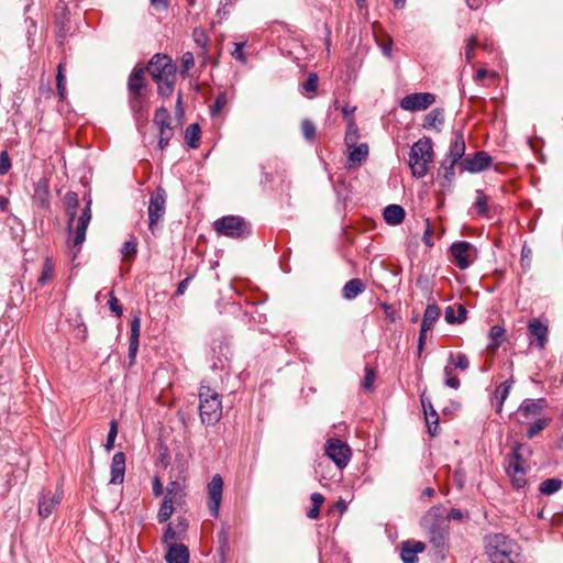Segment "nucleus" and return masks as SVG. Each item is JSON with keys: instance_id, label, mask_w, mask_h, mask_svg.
Instances as JSON below:
<instances>
[{"instance_id": "1", "label": "nucleus", "mask_w": 563, "mask_h": 563, "mask_svg": "<svg viewBox=\"0 0 563 563\" xmlns=\"http://www.w3.org/2000/svg\"><path fill=\"white\" fill-rule=\"evenodd\" d=\"M146 71L157 84L158 93L161 96L169 97L173 93L176 79V65L169 56L155 54L146 65Z\"/></svg>"}, {"instance_id": "2", "label": "nucleus", "mask_w": 563, "mask_h": 563, "mask_svg": "<svg viewBox=\"0 0 563 563\" xmlns=\"http://www.w3.org/2000/svg\"><path fill=\"white\" fill-rule=\"evenodd\" d=\"M486 553L492 563H520L519 545L503 533L486 538Z\"/></svg>"}, {"instance_id": "3", "label": "nucleus", "mask_w": 563, "mask_h": 563, "mask_svg": "<svg viewBox=\"0 0 563 563\" xmlns=\"http://www.w3.org/2000/svg\"><path fill=\"white\" fill-rule=\"evenodd\" d=\"M444 512L445 509L442 506H434L421 519V525L427 530L430 543L437 549H443L448 539Z\"/></svg>"}, {"instance_id": "4", "label": "nucleus", "mask_w": 563, "mask_h": 563, "mask_svg": "<svg viewBox=\"0 0 563 563\" xmlns=\"http://www.w3.org/2000/svg\"><path fill=\"white\" fill-rule=\"evenodd\" d=\"M433 145L430 137L419 139L410 148L409 166L411 173L417 178L427 175L430 164L433 162Z\"/></svg>"}, {"instance_id": "5", "label": "nucleus", "mask_w": 563, "mask_h": 563, "mask_svg": "<svg viewBox=\"0 0 563 563\" xmlns=\"http://www.w3.org/2000/svg\"><path fill=\"white\" fill-rule=\"evenodd\" d=\"M199 400L201 422L206 426H214L222 416L220 395L209 386H201L199 389Z\"/></svg>"}, {"instance_id": "6", "label": "nucleus", "mask_w": 563, "mask_h": 563, "mask_svg": "<svg viewBox=\"0 0 563 563\" xmlns=\"http://www.w3.org/2000/svg\"><path fill=\"white\" fill-rule=\"evenodd\" d=\"M167 195L164 188L157 187L150 197L147 216H148V230L153 235H157L163 225L164 216L166 212Z\"/></svg>"}, {"instance_id": "7", "label": "nucleus", "mask_w": 563, "mask_h": 563, "mask_svg": "<svg viewBox=\"0 0 563 563\" xmlns=\"http://www.w3.org/2000/svg\"><path fill=\"white\" fill-rule=\"evenodd\" d=\"M214 230L223 235L243 239L251 234V225L239 216H227L213 223Z\"/></svg>"}, {"instance_id": "8", "label": "nucleus", "mask_w": 563, "mask_h": 563, "mask_svg": "<svg viewBox=\"0 0 563 563\" xmlns=\"http://www.w3.org/2000/svg\"><path fill=\"white\" fill-rule=\"evenodd\" d=\"M522 444L514 446L511 454L507 457L506 473L510 478L511 485L516 489L523 488L527 485L525 460L520 454Z\"/></svg>"}, {"instance_id": "9", "label": "nucleus", "mask_w": 563, "mask_h": 563, "mask_svg": "<svg viewBox=\"0 0 563 563\" xmlns=\"http://www.w3.org/2000/svg\"><path fill=\"white\" fill-rule=\"evenodd\" d=\"M324 452L340 470L349 464L352 455L350 446L336 438H331L325 442Z\"/></svg>"}, {"instance_id": "10", "label": "nucleus", "mask_w": 563, "mask_h": 563, "mask_svg": "<svg viewBox=\"0 0 563 563\" xmlns=\"http://www.w3.org/2000/svg\"><path fill=\"white\" fill-rule=\"evenodd\" d=\"M84 199L86 200V206L82 208L80 216L77 219V224L75 228V235L71 241L73 247H78V251L80 250V246L82 245V243L86 240V232H87L88 225L92 218L91 197L89 195H87V196H85Z\"/></svg>"}, {"instance_id": "11", "label": "nucleus", "mask_w": 563, "mask_h": 563, "mask_svg": "<svg viewBox=\"0 0 563 563\" xmlns=\"http://www.w3.org/2000/svg\"><path fill=\"white\" fill-rule=\"evenodd\" d=\"M435 102V96L430 92H415L405 96L399 106L406 111H423Z\"/></svg>"}, {"instance_id": "12", "label": "nucleus", "mask_w": 563, "mask_h": 563, "mask_svg": "<svg viewBox=\"0 0 563 563\" xmlns=\"http://www.w3.org/2000/svg\"><path fill=\"white\" fill-rule=\"evenodd\" d=\"M63 492L56 488L54 492L43 489L38 497L37 511L42 518H48L60 504Z\"/></svg>"}, {"instance_id": "13", "label": "nucleus", "mask_w": 563, "mask_h": 563, "mask_svg": "<svg viewBox=\"0 0 563 563\" xmlns=\"http://www.w3.org/2000/svg\"><path fill=\"white\" fill-rule=\"evenodd\" d=\"M128 88L130 92V106L135 113L136 122H139V113L141 111V64L137 63L129 78Z\"/></svg>"}, {"instance_id": "14", "label": "nucleus", "mask_w": 563, "mask_h": 563, "mask_svg": "<svg viewBox=\"0 0 563 563\" xmlns=\"http://www.w3.org/2000/svg\"><path fill=\"white\" fill-rule=\"evenodd\" d=\"M493 163L492 156L485 151H478L473 156H467L460 162L462 172L472 174L481 173L490 167Z\"/></svg>"}, {"instance_id": "15", "label": "nucleus", "mask_w": 563, "mask_h": 563, "mask_svg": "<svg viewBox=\"0 0 563 563\" xmlns=\"http://www.w3.org/2000/svg\"><path fill=\"white\" fill-rule=\"evenodd\" d=\"M450 251L460 269H465L472 264L475 249L470 242H455L451 245Z\"/></svg>"}, {"instance_id": "16", "label": "nucleus", "mask_w": 563, "mask_h": 563, "mask_svg": "<svg viewBox=\"0 0 563 563\" xmlns=\"http://www.w3.org/2000/svg\"><path fill=\"white\" fill-rule=\"evenodd\" d=\"M223 479L216 474L208 484V507L212 517L219 516V509L222 500Z\"/></svg>"}, {"instance_id": "17", "label": "nucleus", "mask_w": 563, "mask_h": 563, "mask_svg": "<svg viewBox=\"0 0 563 563\" xmlns=\"http://www.w3.org/2000/svg\"><path fill=\"white\" fill-rule=\"evenodd\" d=\"M154 124L158 128L161 150L165 148L173 136V129L170 126V115L165 108L156 110L154 115Z\"/></svg>"}, {"instance_id": "18", "label": "nucleus", "mask_w": 563, "mask_h": 563, "mask_svg": "<svg viewBox=\"0 0 563 563\" xmlns=\"http://www.w3.org/2000/svg\"><path fill=\"white\" fill-rule=\"evenodd\" d=\"M528 332H529L530 338H534L537 340V346L540 350H543L548 342V335H549L548 323L538 318H533L528 323Z\"/></svg>"}, {"instance_id": "19", "label": "nucleus", "mask_w": 563, "mask_h": 563, "mask_svg": "<svg viewBox=\"0 0 563 563\" xmlns=\"http://www.w3.org/2000/svg\"><path fill=\"white\" fill-rule=\"evenodd\" d=\"M420 401L426 416L429 433L434 437L438 434L439 415L434 409L431 399L427 397L426 391L420 395Z\"/></svg>"}, {"instance_id": "20", "label": "nucleus", "mask_w": 563, "mask_h": 563, "mask_svg": "<svg viewBox=\"0 0 563 563\" xmlns=\"http://www.w3.org/2000/svg\"><path fill=\"white\" fill-rule=\"evenodd\" d=\"M451 158L444 157L438 169V178L442 188H450L455 178V166Z\"/></svg>"}, {"instance_id": "21", "label": "nucleus", "mask_w": 563, "mask_h": 563, "mask_svg": "<svg viewBox=\"0 0 563 563\" xmlns=\"http://www.w3.org/2000/svg\"><path fill=\"white\" fill-rule=\"evenodd\" d=\"M426 544L421 541H405L401 544V560L404 563H417L418 553L423 552Z\"/></svg>"}, {"instance_id": "22", "label": "nucleus", "mask_w": 563, "mask_h": 563, "mask_svg": "<svg viewBox=\"0 0 563 563\" xmlns=\"http://www.w3.org/2000/svg\"><path fill=\"white\" fill-rule=\"evenodd\" d=\"M466 144L462 131L454 132V139L449 147L445 157L451 158L453 163H460L465 154Z\"/></svg>"}, {"instance_id": "23", "label": "nucleus", "mask_w": 563, "mask_h": 563, "mask_svg": "<svg viewBox=\"0 0 563 563\" xmlns=\"http://www.w3.org/2000/svg\"><path fill=\"white\" fill-rule=\"evenodd\" d=\"M65 212L68 218L67 228L71 231L73 223L75 221L77 209L79 207L78 194L75 191H67L64 196Z\"/></svg>"}, {"instance_id": "24", "label": "nucleus", "mask_w": 563, "mask_h": 563, "mask_svg": "<svg viewBox=\"0 0 563 563\" xmlns=\"http://www.w3.org/2000/svg\"><path fill=\"white\" fill-rule=\"evenodd\" d=\"M548 406V401L545 398L525 399L519 406V411L526 417L540 415L543 409Z\"/></svg>"}, {"instance_id": "25", "label": "nucleus", "mask_w": 563, "mask_h": 563, "mask_svg": "<svg viewBox=\"0 0 563 563\" xmlns=\"http://www.w3.org/2000/svg\"><path fill=\"white\" fill-rule=\"evenodd\" d=\"M125 455L123 452H117L111 462V483L121 484L124 479Z\"/></svg>"}, {"instance_id": "26", "label": "nucleus", "mask_w": 563, "mask_h": 563, "mask_svg": "<svg viewBox=\"0 0 563 563\" xmlns=\"http://www.w3.org/2000/svg\"><path fill=\"white\" fill-rule=\"evenodd\" d=\"M139 330L140 319L134 317L131 323V336L129 344V366H133L136 363V356L139 352Z\"/></svg>"}, {"instance_id": "27", "label": "nucleus", "mask_w": 563, "mask_h": 563, "mask_svg": "<svg viewBox=\"0 0 563 563\" xmlns=\"http://www.w3.org/2000/svg\"><path fill=\"white\" fill-rule=\"evenodd\" d=\"M165 559L168 563H188L189 551L184 544L169 545Z\"/></svg>"}, {"instance_id": "28", "label": "nucleus", "mask_w": 563, "mask_h": 563, "mask_svg": "<svg viewBox=\"0 0 563 563\" xmlns=\"http://www.w3.org/2000/svg\"><path fill=\"white\" fill-rule=\"evenodd\" d=\"M366 288L365 283L360 278H352L342 288V297L346 300H353L358 295L364 292Z\"/></svg>"}, {"instance_id": "29", "label": "nucleus", "mask_w": 563, "mask_h": 563, "mask_svg": "<svg viewBox=\"0 0 563 563\" xmlns=\"http://www.w3.org/2000/svg\"><path fill=\"white\" fill-rule=\"evenodd\" d=\"M405 209L399 205H389L384 209L383 217L389 225H398L405 219Z\"/></svg>"}, {"instance_id": "30", "label": "nucleus", "mask_w": 563, "mask_h": 563, "mask_svg": "<svg viewBox=\"0 0 563 563\" xmlns=\"http://www.w3.org/2000/svg\"><path fill=\"white\" fill-rule=\"evenodd\" d=\"M441 314V310L439 306L435 303L428 305L423 318H422V332H428L432 329L433 324L438 321L439 317Z\"/></svg>"}, {"instance_id": "31", "label": "nucleus", "mask_w": 563, "mask_h": 563, "mask_svg": "<svg viewBox=\"0 0 563 563\" xmlns=\"http://www.w3.org/2000/svg\"><path fill=\"white\" fill-rule=\"evenodd\" d=\"M514 379L512 377L501 383L495 390V398L497 399L496 411L500 412L504 406L505 400L509 396L510 389L512 387Z\"/></svg>"}, {"instance_id": "32", "label": "nucleus", "mask_w": 563, "mask_h": 563, "mask_svg": "<svg viewBox=\"0 0 563 563\" xmlns=\"http://www.w3.org/2000/svg\"><path fill=\"white\" fill-rule=\"evenodd\" d=\"M444 122L443 109L435 108L431 110L428 114L424 115L422 126L424 129H437L438 124H442Z\"/></svg>"}, {"instance_id": "33", "label": "nucleus", "mask_w": 563, "mask_h": 563, "mask_svg": "<svg viewBox=\"0 0 563 563\" xmlns=\"http://www.w3.org/2000/svg\"><path fill=\"white\" fill-rule=\"evenodd\" d=\"M467 318V310L463 305L457 306V311L452 306L446 307L445 309V320L448 323H462Z\"/></svg>"}, {"instance_id": "34", "label": "nucleus", "mask_w": 563, "mask_h": 563, "mask_svg": "<svg viewBox=\"0 0 563 563\" xmlns=\"http://www.w3.org/2000/svg\"><path fill=\"white\" fill-rule=\"evenodd\" d=\"M48 185L45 179H41L34 190V199L38 202V205L43 208L48 207Z\"/></svg>"}, {"instance_id": "35", "label": "nucleus", "mask_w": 563, "mask_h": 563, "mask_svg": "<svg viewBox=\"0 0 563 563\" xmlns=\"http://www.w3.org/2000/svg\"><path fill=\"white\" fill-rule=\"evenodd\" d=\"M368 156V145L366 143H362L360 145H354L351 147L349 152V161L353 164H361Z\"/></svg>"}, {"instance_id": "36", "label": "nucleus", "mask_w": 563, "mask_h": 563, "mask_svg": "<svg viewBox=\"0 0 563 563\" xmlns=\"http://www.w3.org/2000/svg\"><path fill=\"white\" fill-rule=\"evenodd\" d=\"M200 139V126L198 123L189 124L185 131V140L189 147L197 148Z\"/></svg>"}, {"instance_id": "37", "label": "nucleus", "mask_w": 563, "mask_h": 563, "mask_svg": "<svg viewBox=\"0 0 563 563\" xmlns=\"http://www.w3.org/2000/svg\"><path fill=\"white\" fill-rule=\"evenodd\" d=\"M181 503H177L167 498L163 499V503L161 505L159 511L157 514L158 521L166 522L173 515L175 510V506L180 505Z\"/></svg>"}, {"instance_id": "38", "label": "nucleus", "mask_w": 563, "mask_h": 563, "mask_svg": "<svg viewBox=\"0 0 563 563\" xmlns=\"http://www.w3.org/2000/svg\"><path fill=\"white\" fill-rule=\"evenodd\" d=\"M185 494L183 492V488L180 484L177 481H172L168 483L166 487V494L164 498L177 501V503H184Z\"/></svg>"}, {"instance_id": "39", "label": "nucleus", "mask_w": 563, "mask_h": 563, "mask_svg": "<svg viewBox=\"0 0 563 563\" xmlns=\"http://www.w3.org/2000/svg\"><path fill=\"white\" fill-rule=\"evenodd\" d=\"M54 276V264L49 257H46L43 263L41 275L37 279L40 286L46 285Z\"/></svg>"}, {"instance_id": "40", "label": "nucleus", "mask_w": 563, "mask_h": 563, "mask_svg": "<svg viewBox=\"0 0 563 563\" xmlns=\"http://www.w3.org/2000/svg\"><path fill=\"white\" fill-rule=\"evenodd\" d=\"M358 140V128L355 123L354 118H351L347 122V130L345 132L344 141L349 148L354 146Z\"/></svg>"}, {"instance_id": "41", "label": "nucleus", "mask_w": 563, "mask_h": 563, "mask_svg": "<svg viewBox=\"0 0 563 563\" xmlns=\"http://www.w3.org/2000/svg\"><path fill=\"white\" fill-rule=\"evenodd\" d=\"M562 484L560 478H548L540 484L539 490L543 495H552L561 489Z\"/></svg>"}, {"instance_id": "42", "label": "nucleus", "mask_w": 563, "mask_h": 563, "mask_svg": "<svg viewBox=\"0 0 563 563\" xmlns=\"http://www.w3.org/2000/svg\"><path fill=\"white\" fill-rule=\"evenodd\" d=\"M310 499H311L312 506L307 511V517L309 519H317L320 514V508L324 501V497L320 493H312L310 496Z\"/></svg>"}, {"instance_id": "43", "label": "nucleus", "mask_w": 563, "mask_h": 563, "mask_svg": "<svg viewBox=\"0 0 563 563\" xmlns=\"http://www.w3.org/2000/svg\"><path fill=\"white\" fill-rule=\"evenodd\" d=\"M376 379V371L371 367V366H366L365 367V375H364V378L361 383V386L364 390L366 391H373L374 389V382Z\"/></svg>"}, {"instance_id": "44", "label": "nucleus", "mask_w": 563, "mask_h": 563, "mask_svg": "<svg viewBox=\"0 0 563 563\" xmlns=\"http://www.w3.org/2000/svg\"><path fill=\"white\" fill-rule=\"evenodd\" d=\"M550 421H551L550 418L538 419L527 430V437L529 439L534 438L539 432H541L543 429H545L548 427Z\"/></svg>"}, {"instance_id": "45", "label": "nucleus", "mask_w": 563, "mask_h": 563, "mask_svg": "<svg viewBox=\"0 0 563 563\" xmlns=\"http://www.w3.org/2000/svg\"><path fill=\"white\" fill-rule=\"evenodd\" d=\"M117 435H118V422L115 420H111L108 437H107V442L104 444V449L107 452H110L113 450Z\"/></svg>"}, {"instance_id": "46", "label": "nucleus", "mask_w": 563, "mask_h": 563, "mask_svg": "<svg viewBox=\"0 0 563 563\" xmlns=\"http://www.w3.org/2000/svg\"><path fill=\"white\" fill-rule=\"evenodd\" d=\"M301 132L307 141H313L316 137L317 129L312 121L305 119L301 121Z\"/></svg>"}, {"instance_id": "47", "label": "nucleus", "mask_w": 563, "mask_h": 563, "mask_svg": "<svg viewBox=\"0 0 563 563\" xmlns=\"http://www.w3.org/2000/svg\"><path fill=\"white\" fill-rule=\"evenodd\" d=\"M454 368L451 364L444 367L445 385L450 388L457 389L461 385L460 379L453 374Z\"/></svg>"}, {"instance_id": "48", "label": "nucleus", "mask_w": 563, "mask_h": 563, "mask_svg": "<svg viewBox=\"0 0 563 563\" xmlns=\"http://www.w3.org/2000/svg\"><path fill=\"white\" fill-rule=\"evenodd\" d=\"M121 253L123 261H130L131 258H133L137 253L136 240L125 242L123 247L121 249Z\"/></svg>"}, {"instance_id": "49", "label": "nucleus", "mask_w": 563, "mask_h": 563, "mask_svg": "<svg viewBox=\"0 0 563 563\" xmlns=\"http://www.w3.org/2000/svg\"><path fill=\"white\" fill-rule=\"evenodd\" d=\"M228 102L225 92H220L217 95L213 104L210 107V114L212 117L218 115L222 109L225 107Z\"/></svg>"}, {"instance_id": "50", "label": "nucleus", "mask_w": 563, "mask_h": 563, "mask_svg": "<svg viewBox=\"0 0 563 563\" xmlns=\"http://www.w3.org/2000/svg\"><path fill=\"white\" fill-rule=\"evenodd\" d=\"M218 543H219L218 551H219L220 555L222 556V559H224L229 551V533L225 529H222L218 533Z\"/></svg>"}, {"instance_id": "51", "label": "nucleus", "mask_w": 563, "mask_h": 563, "mask_svg": "<svg viewBox=\"0 0 563 563\" xmlns=\"http://www.w3.org/2000/svg\"><path fill=\"white\" fill-rule=\"evenodd\" d=\"M479 214H485L488 211V198L482 190H476V200L474 203Z\"/></svg>"}, {"instance_id": "52", "label": "nucleus", "mask_w": 563, "mask_h": 563, "mask_svg": "<svg viewBox=\"0 0 563 563\" xmlns=\"http://www.w3.org/2000/svg\"><path fill=\"white\" fill-rule=\"evenodd\" d=\"M301 88L302 92H314L318 88V75L316 73L309 74Z\"/></svg>"}, {"instance_id": "53", "label": "nucleus", "mask_w": 563, "mask_h": 563, "mask_svg": "<svg viewBox=\"0 0 563 563\" xmlns=\"http://www.w3.org/2000/svg\"><path fill=\"white\" fill-rule=\"evenodd\" d=\"M504 335L505 329L500 325H493L489 330V338L496 346L500 345Z\"/></svg>"}, {"instance_id": "54", "label": "nucleus", "mask_w": 563, "mask_h": 563, "mask_svg": "<svg viewBox=\"0 0 563 563\" xmlns=\"http://www.w3.org/2000/svg\"><path fill=\"white\" fill-rule=\"evenodd\" d=\"M180 65H181V73H187L189 69H191L195 65V57L191 52H186L183 54L180 58Z\"/></svg>"}, {"instance_id": "55", "label": "nucleus", "mask_w": 563, "mask_h": 563, "mask_svg": "<svg viewBox=\"0 0 563 563\" xmlns=\"http://www.w3.org/2000/svg\"><path fill=\"white\" fill-rule=\"evenodd\" d=\"M450 363L452 365V367L455 369V368H459L461 371H465L470 366V361L467 358V356L463 353H459L457 356H456V362L453 363V358L451 357L450 358Z\"/></svg>"}, {"instance_id": "56", "label": "nucleus", "mask_w": 563, "mask_h": 563, "mask_svg": "<svg viewBox=\"0 0 563 563\" xmlns=\"http://www.w3.org/2000/svg\"><path fill=\"white\" fill-rule=\"evenodd\" d=\"M11 168V159L7 151L0 152V175H5Z\"/></svg>"}, {"instance_id": "57", "label": "nucleus", "mask_w": 563, "mask_h": 563, "mask_svg": "<svg viewBox=\"0 0 563 563\" xmlns=\"http://www.w3.org/2000/svg\"><path fill=\"white\" fill-rule=\"evenodd\" d=\"M244 46H245L244 42L234 43V49L231 53L233 58H235L236 60L242 62V63L246 62V56L243 52Z\"/></svg>"}, {"instance_id": "58", "label": "nucleus", "mask_w": 563, "mask_h": 563, "mask_svg": "<svg viewBox=\"0 0 563 563\" xmlns=\"http://www.w3.org/2000/svg\"><path fill=\"white\" fill-rule=\"evenodd\" d=\"M192 35L198 46L202 48L207 46L209 40L203 30L195 29Z\"/></svg>"}, {"instance_id": "59", "label": "nucleus", "mask_w": 563, "mask_h": 563, "mask_svg": "<svg viewBox=\"0 0 563 563\" xmlns=\"http://www.w3.org/2000/svg\"><path fill=\"white\" fill-rule=\"evenodd\" d=\"M56 88L60 100L66 97V77L65 75H56Z\"/></svg>"}, {"instance_id": "60", "label": "nucleus", "mask_w": 563, "mask_h": 563, "mask_svg": "<svg viewBox=\"0 0 563 563\" xmlns=\"http://www.w3.org/2000/svg\"><path fill=\"white\" fill-rule=\"evenodd\" d=\"M181 533L176 529L173 528L170 525L167 527L164 533V539L166 542L168 541H176L180 538Z\"/></svg>"}, {"instance_id": "61", "label": "nucleus", "mask_w": 563, "mask_h": 563, "mask_svg": "<svg viewBox=\"0 0 563 563\" xmlns=\"http://www.w3.org/2000/svg\"><path fill=\"white\" fill-rule=\"evenodd\" d=\"M424 222H426V230L423 232L422 241L426 245L432 246L433 240H432L431 224H430L429 219H426Z\"/></svg>"}, {"instance_id": "62", "label": "nucleus", "mask_w": 563, "mask_h": 563, "mask_svg": "<svg viewBox=\"0 0 563 563\" xmlns=\"http://www.w3.org/2000/svg\"><path fill=\"white\" fill-rule=\"evenodd\" d=\"M238 2V0H220V8L218 10V14L221 15H227L229 14L230 10H229V7H232L233 4H235Z\"/></svg>"}, {"instance_id": "63", "label": "nucleus", "mask_w": 563, "mask_h": 563, "mask_svg": "<svg viewBox=\"0 0 563 563\" xmlns=\"http://www.w3.org/2000/svg\"><path fill=\"white\" fill-rule=\"evenodd\" d=\"M150 2L157 11H165L169 5V0H150Z\"/></svg>"}, {"instance_id": "64", "label": "nucleus", "mask_w": 563, "mask_h": 563, "mask_svg": "<svg viewBox=\"0 0 563 563\" xmlns=\"http://www.w3.org/2000/svg\"><path fill=\"white\" fill-rule=\"evenodd\" d=\"M446 520H461L463 519V512L457 508H452L446 516L444 515Z\"/></svg>"}]
</instances>
